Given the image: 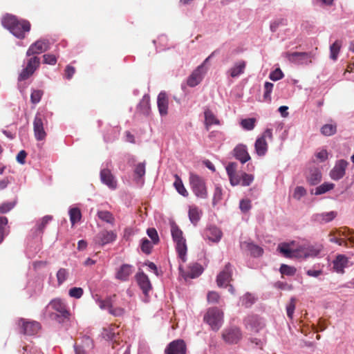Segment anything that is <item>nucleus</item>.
<instances>
[{
  "mask_svg": "<svg viewBox=\"0 0 354 354\" xmlns=\"http://www.w3.org/2000/svg\"><path fill=\"white\" fill-rule=\"evenodd\" d=\"M323 250L322 244L305 243L295 247V243H283L279 245L278 250L286 258L308 259L314 258Z\"/></svg>",
  "mask_w": 354,
  "mask_h": 354,
  "instance_id": "nucleus-1",
  "label": "nucleus"
},
{
  "mask_svg": "<svg viewBox=\"0 0 354 354\" xmlns=\"http://www.w3.org/2000/svg\"><path fill=\"white\" fill-rule=\"evenodd\" d=\"M3 26L16 37L23 39L25 34L30 30V24L28 21L19 19L12 15L6 14L1 20Z\"/></svg>",
  "mask_w": 354,
  "mask_h": 354,
  "instance_id": "nucleus-2",
  "label": "nucleus"
},
{
  "mask_svg": "<svg viewBox=\"0 0 354 354\" xmlns=\"http://www.w3.org/2000/svg\"><path fill=\"white\" fill-rule=\"evenodd\" d=\"M237 166L236 162H230L225 167L231 185H241L243 187L249 186L254 180V176L245 172L237 173Z\"/></svg>",
  "mask_w": 354,
  "mask_h": 354,
  "instance_id": "nucleus-3",
  "label": "nucleus"
},
{
  "mask_svg": "<svg viewBox=\"0 0 354 354\" xmlns=\"http://www.w3.org/2000/svg\"><path fill=\"white\" fill-rule=\"evenodd\" d=\"M171 234L172 239L176 243V250L178 257L183 262H185L187 250L186 240L183 237L182 230L174 222L171 223Z\"/></svg>",
  "mask_w": 354,
  "mask_h": 354,
  "instance_id": "nucleus-4",
  "label": "nucleus"
},
{
  "mask_svg": "<svg viewBox=\"0 0 354 354\" xmlns=\"http://www.w3.org/2000/svg\"><path fill=\"white\" fill-rule=\"evenodd\" d=\"M48 306L55 310L57 313L51 314V318L59 324L69 320L70 312L65 302L60 299H53Z\"/></svg>",
  "mask_w": 354,
  "mask_h": 354,
  "instance_id": "nucleus-5",
  "label": "nucleus"
},
{
  "mask_svg": "<svg viewBox=\"0 0 354 354\" xmlns=\"http://www.w3.org/2000/svg\"><path fill=\"white\" fill-rule=\"evenodd\" d=\"M189 184L192 192L199 198L206 199L208 197V192L205 179L193 173L189 174Z\"/></svg>",
  "mask_w": 354,
  "mask_h": 354,
  "instance_id": "nucleus-6",
  "label": "nucleus"
},
{
  "mask_svg": "<svg viewBox=\"0 0 354 354\" xmlns=\"http://www.w3.org/2000/svg\"><path fill=\"white\" fill-rule=\"evenodd\" d=\"M204 321L214 330H218L223 322V313L217 307L210 308L204 316Z\"/></svg>",
  "mask_w": 354,
  "mask_h": 354,
  "instance_id": "nucleus-7",
  "label": "nucleus"
},
{
  "mask_svg": "<svg viewBox=\"0 0 354 354\" xmlns=\"http://www.w3.org/2000/svg\"><path fill=\"white\" fill-rule=\"evenodd\" d=\"M266 138L270 140H272V129H266L262 135L257 138L254 143V150L258 156L263 157L268 151V146Z\"/></svg>",
  "mask_w": 354,
  "mask_h": 354,
  "instance_id": "nucleus-8",
  "label": "nucleus"
},
{
  "mask_svg": "<svg viewBox=\"0 0 354 354\" xmlns=\"http://www.w3.org/2000/svg\"><path fill=\"white\" fill-rule=\"evenodd\" d=\"M242 337L241 330L236 326L226 327L222 332V338L228 344H238Z\"/></svg>",
  "mask_w": 354,
  "mask_h": 354,
  "instance_id": "nucleus-9",
  "label": "nucleus"
},
{
  "mask_svg": "<svg viewBox=\"0 0 354 354\" xmlns=\"http://www.w3.org/2000/svg\"><path fill=\"white\" fill-rule=\"evenodd\" d=\"M40 59L33 56L27 59L26 66L19 73V80H28L39 67Z\"/></svg>",
  "mask_w": 354,
  "mask_h": 354,
  "instance_id": "nucleus-10",
  "label": "nucleus"
},
{
  "mask_svg": "<svg viewBox=\"0 0 354 354\" xmlns=\"http://www.w3.org/2000/svg\"><path fill=\"white\" fill-rule=\"evenodd\" d=\"M117 239V234L113 230H103L99 232L94 237L95 244L102 247L113 243Z\"/></svg>",
  "mask_w": 354,
  "mask_h": 354,
  "instance_id": "nucleus-11",
  "label": "nucleus"
},
{
  "mask_svg": "<svg viewBox=\"0 0 354 354\" xmlns=\"http://www.w3.org/2000/svg\"><path fill=\"white\" fill-rule=\"evenodd\" d=\"M46 120L45 116L41 113H37L33 121V130L37 140H43L46 136L44 128V122Z\"/></svg>",
  "mask_w": 354,
  "mask_h": 354,
  "instance_id": "nucleus-12",
  "label": "nucleus"
},
{
  "mask_svg": "<svg viewBox=\"0 0 354 354\" xmlns=\"http://www.w3.org/2000/svg\"><path fill=\"white\" fill-rule=\"evenodd\" d=\"M285 57L292 63L296 64H307L311 62L312 54L306 52H286Z\"/></svg>",
  "mask_w": 354,
  "mask_h": 354,
  "instance_id": "nucleus-13",
  "label": "nucleus"
},
{
  "mask_svg": "<svg viewBox=\"0 0 354 354\" xmlns=\"http://www.w3.org/2000/svg\"><path fill=\"white\" fill-rule=\"evenodd\" d=\"M49 48L50 41L48 39H39L30 46L26 51V56L30 57L31 55L40 54L48 50Z\"/></svg>",
  "mask_w": 354,
  "mask_h": 354,
  "instance_id": "nucleus-14",
  "label": "nucleus"
},
{
  "mask_svg": "<svg viewBox=\"0 0 354 354\" xmlns=\"http://www.w3.org/2000/svg\"><path fill=\"white\" fill-rule=\"evenodd\" d=\"M18 324L21 326V333L27 335H34L40 329V324L36 321H26L24 319H20Z\"/></svg>",
  "mask_w": 354,
  "mask_h": 354,
  "instance_id": "nucleus-15",
  "label": "nucleus"
},
{
  "mask_svg": "<svg viewBox=\"0 0 354 354\" xmlns=\"http://www.w3.org/2000/svg\"><path fill=\"white\" fill-rule=\"evenodd\" d=\"M186 352L187 346L183 339L171 342L165 349V354H186Z\"/></svg>",
  "mask_w": 354,
  "mask_h": 354,
  "instance_id": "nucleus-16",
  "label": "nucleus"
},
{
  "mask_svg": "<svg viewBox=\"0 0 354 354\" xmlns=\"http://www.w3.org/2000/svg\"><path fill=\"white\" fill-rule=\"evenodd\" d=\"M135 279L142 293L146 297H148L149 292L152 289V286L148 276L143 271H139L136 274Z\"/></svg>",
  "mask_w": 354,
  "mask_h": 354,
  "instance_id": "nucleus-17",
  "label": "nucleus"
},
{
  "mask_svg": "<svg viewBox=\"0 0 354 354\" xmlns=\"http://www.w3.org/2000/svg\"><path fill=\"white\" fill-rule=\"evenodd\" d=\"M243 323L248 330L256 333L263 327L261 319L257 315H248L244 319Z\"/></svg>",
  "mask_w": 354,
  "mask_h": 354,
  "instance_id": "nucleus-18",
  "label": "nucleus"
},
{
  "mask_svg": "<svg viewBox=\"0 0 354 354\" xmlns=\"http://www.w3.org/2000/svg\"><path fill=\"white\" fill-rule=\"evenodd\" d=\"M348 162L345 160H339L330 171V176L334 180H338L344 177Z\"/></svg>",
  "mask_w": 354,
  "mask_h": 354,
  "instance_id": "nucleus-19",
  "label": "nucleus"
},
{
  "mask_svg": "<svg viewBox=\"0 0 354 354\" xmlns=\"http://www.w3.org/2000/svg\"><path fill=\"white\" fill-rule=\"evenodd\" d=\"M232 266L227 263L224 269L217 275L216 283L219 287H226L232 279Z\"/></svg>",
  "mask_w": 354,
  "mask_h": 354,
  "instance_id": "nucleus-20",
  "label": "nucleus"
},
{
  "mask_svg": "<svg viewBox=\"0 0 354 354\" xmlns=\"http://www.w3.org/2000/svg\"><path fill=\"white\" fill-rule=\"evenodd\" d=\"M206 70H203V66L199 65L187 78V85L190 87H194L199 84Z\"/></svg>",
  "mask_w": 354,
  "mask_h": 354,
  "instance_id": "nucleus-21",
  "label": "nucleus"
},
{
  "mask_svg": "<svg viewBox=\"0 0 354 354\" xmlns=\"http://www.w3.org/2000/svg\"><path fill=\"white\" fill-rule=\"evenodd\" d=\"M203 236L205 239L217 243L222 237V232L216 226L209 225L204 230Z\"/></svg>",
  "mask_w": 354,
  "mask_h": 354,
  "instance_id": "nucleus-22",
  "label": "nucleus"
},
{
  "mask_svg": "<svg viewBox=\"0 0 354 354\" xmlns=\"http://www.w3.org/2000/svg\"><path fill=\"white\" fill-rule=\"evenodd\" d=\"M349 266L348 258L344 254H337L333 261V268L335 272L344 274V269Z\"/></svg>",
  "mask_w": 354,
  "mask_h": 354,
  "instance_id": "nucleus-23",
  "label": "nucleus"
},
{
  "mask_svg": "<svg viewBox=\"0 0 354 354\" xmlns=\"http://www.w3.org/2000/svg\"><path fill=\"white\" fill-rule=\"evenodd\" d=\"M233 155L235 158L239 160L242 164L245 163L250 160V156L248 151L246 145L239 144L235 147L233 150Z\"/></svg>",
  "mask_w": 354,
  "mask_h": 354,
  "instance_id": "nucleus-24",
  "label": "nucleus"
},
{
  "mask_svg": "<svg viewBox=\"0 0 354 354\" xmlns=\"http://www.w3.org/2000/svg\"><path fill=\"white\" fill-rule=\"evenodd\" d=\"M101 182L106 185L111 189H115L117 187V181L115 177L108 169H102L100 171Z\"/></svg>",
  "mask_w": 354,
  "mask_h": 354,
  "instance_id": "nucleus-25",
  "label": "nucleus"
},
{
  "mask_svg": "<svg viewBox=\"0 0 354 354\" xmlns=\"http://www.w3.org/2000/svg\"><path fill=\"white\" fill-rule=\"evenodd\" d=\"M168 97L165 91H161L157 97V106L161 116L167 115L168 113Z\"/></svg>",
  "mask_w": 354,
  "mask_h": 354,
  "instance_id": "nucleus-26",
  "label": "nucleus"
},
{
  "mask_svg": "<svg viewBox=\"0 0 354 354\" xmlns=\"http://www.w3.org/2000/svg\"><path fill=\"white\" fill-rule=\"evenodd\" d=\"M133 272V266L129 264H122L115 274V278L122 281H127Z\"/></svg>",
  "mask_w": 354,
  "mask_h": 354,
  "instance_id": "nucleus-27",
  "label": "nucleus"
},
{
  "mask_svg": "<svg viewBox=\"0 0 354 354\" xmlns=\"http://www.w3.org/2000/svg\"><path fill=\"white\" fill-rule=\"evenodd\" d=\"M204 116H205V125L206 129L208 131L209 129V127L213 125H219L220 121L218 119L216 118L215 115L213 113V112L209 109H206L204 111Z\"/></svg>",
  "mask_w": 354,
  "mask_h": 354,
  "instance_id": "nucleus-28",
  "label": "nucleus"
},
{
  "mask_svg": "<svg viewBox=\"0 0 354 354\" xmlns=\"http://www.w3.org/2000/svg\"><path fill=\"white\" fill-rule=\"evenodd\" d=\"M322 177L320 170L317 168H313L309 171L307 181L310 185H316L322 180Z\"/></svg>",
  "mask_w": 354,
  "mask_h": 354,
  "instance_id": "nucleus-29",
  "label": "nucleus"
},
{
  "mask_svg": "<svg viewBox=\"0 0 354 354\" xmlns=\"http://www.w3.org/2000/svg\"><path fill=\"white\" fill-rule=\"evenodd\" d=\"M52 219V216L46 215L44 216L40 221H38L37 222L35 227L32 230L34 231V233L36 235L41 234L43 232L44 229Z\"/></svg>",
  "mask_w": 354,
  "mask_h": 354,
  "instance_id": "nucleus-30",
  "label": "nucleus"
},
{
  "mask_svg": "<svg viewBox=\"0 0 354 354\" xmlns=\"http://www.w3.org/2000/svg\"><path fill=\"white\" fill-rule=\"evenodd\" d=\"M202 215V212L199 209L198 207H190L188 212V216L190 222L194 225H196L198 222L200 221Z\"/></svg>",
  "mask_w": 354,
  "mask_h": 354,
  "instance_id": "nucleus-31",
  "label": "nucleus"
},
{
  "mask_svg": "<svg viewBox=\"0 0 354 354\" xmlns=\"http://www.w3.org/2000/svg\"><path fill=\"white\" fill-rule=\"evenodd\" d=\"M335 185L333 183H324L321 185L317 187L315 189H312L310 190V194L315 195H321L333 189Z\"/></svg>",
  "mask_w": 354,
  "mask_h": 354,
  "instance_id": "nucleus-32",
  "label": "nucleus"
},
{
  "mask_svg": "<svg viewBox=\"0 0 354 354\" xmlns=\"http://www.w3.org/2000/svg\"><path fill=\"white\" fill-rule=\"evenodd\" d=\"M150 99L148 95H145L137 106L138 111L142 114L147 115L150 109Z\"/></svg>",
  "mask_w": 354,
  "mask_h": 354,
  "instance_id": "nucleus-33",
  "label": "nucleus"
},
{
  "mask_svg": "<svg viewBox=\"0 0 354 354\" xmlns=\"http://www.w3.org/2000/svg\"><path fill=\"white\" fill-rule=\"evenodd\" d=\"M84 344H86V348H85L84 346L77 344H74L75 354H86L87 350L93 347L92 340L88 337L84 338Z\"/></svg>",
  "mask_w": 354,
  "mask_h": 354,
  "instance_id": "nucleus-34",
  "label": "nucleus"
},
{
  "mask_svg": "<svg viewBox=\"0 0 354 354\" xmlns=\"http://www.w3.org/2000/svg\"><path fill=\"white\" fill-rule=\"evenodd\" d=\"M8 218L6 216H0V244L9 234V227L8 226Z\"/></svg>",
  "mask_w": 354,
  "mask_h": 354,
  "instance_id": "nucleus-35",
  "label": "nucleus"
},
{
  "mask_svg": "<svg viewBox=\"0 0 354 354\" xmlns=\"http://www.w3.org/2000/svg\"><path fill=\"white\" fill-rule=\"evenodd\" d=\"M245 68V62H241L236 64L233 67H232L228 71V73L232 77H233V78L237 77L240 75H241L244 73Z\"/></svg>",
  "mask_w": 354,
  "mask_h": 354,
  "instance_id": "nucleus-36",
  "label": "nucleus"
},
{
  "mask_svg": "<svg viewBox=\"0 0 354 354\" xmlns=\"http://www.w3.org/2000/svg\"><path fill=\"white\" fill-rule=\"evenodd\" d=\"M342 45V41L337 39L330 46V58L332 60L336 61L337 59Z\"/></svg>",
  "mask_w": 354,
  "mask_h": 354,
  "instance_id": "nucleus-37",
  "label": "nucleus"
},
{
  "mask_svg": "<svg viewBox=\"0 0 354 354\" xmlns=\"http://www.w3.org/2000/svg\"><path fill=\"white\" fill-rule=\"evenodd\" d=\"M189 268V271L188 273V277H189L192 279L198 277L203 272V268L202 266L198 263H195L190 265Z\"/></svg>",
  "mask_w": 354,
  "mask_h": 354,
  "instance_id": "nucleus-38",
  "label": "nucleus"
},
{
  "mask_svg": "<svg viewBox=\"0 0 354 354\" xmlns=\"http://www.w3.org/2000/svg\"><path fill=\"white\" fill-rule=\"evenodd\" d=\"M247 249L254 257H261L263 253V250L253 243H247Z\"/></svg>",
  "mask_w": 354,
  "mask_h": 354,
  "instance_id": "nucleus-39",
  "label": "nucleus"
},
{
  "mask_svg": "<svg viewBox=\"0 0 354 354\" xmlns=\"http://www.w3.org/2000/svg\"><path fill=\"white\" fill-rule=\"evenodd\" d=\"M335 216L334 212L327 213L317 214L313 215V219L317 221H324L328 223L331 221Z\"/></svg>",
  "mask_w": 354,
  "mask_h": 354,
  "instance_id": "nucleus-40",
  "label": "nucleus"
},
{
  "mask_svg": "<svg viewBox=\"0 0 354 354\" xmlns=\"http://www.w3.org/2000/svg\"><path fill=\"white\" fill-rule=\"evenodd\" d=\"M96 304L102 310H109L112 307V301L111 297H107L105 299H102L100 298L97 295H96V298L95 299Z\"/></svg>",
  "mask_w": 354,
  "mask_h": 354,
  "instance_id": "nucleus-41",
  "label": "nucleus"
},
{
  "mask_svg": "<svg viewBox=\"0 0 354 354\" xmlns=\"http://www.w3.org/2000/svg\"><path fill=\"white\" fill-rule=\"evenodd\" d=\"M68 213L72 225H74L81 219L82 214L79 208L72 207L69 209Z\"/></svg>",
  "mask_w": 354,
  "mask_h": 354,
  "instance_id": "nucleus-42",
  "label": "nucleus"
},
{
  "mask_svg": "<svg viewBox=\"0 0 354 354\" xmlns=\"http://www.w3.org/2000/svg\"><path fill=\"white\" fill-rule=\"evenodd\" d=\"M97 215L100 220L107 223L113 224L115 221L113 214L109 211H98Z\"/></svg>",
  "mask_w": 354,
  "mask_h": 354,
  "instance_id": "nucleus-43",
  "label": "nucleus"
},
{
  "mask_svg": "<svg viewBox=\"0 0 354 354\" xmlns=\"http://www.w3.org/2000/svg\"><path fill=\"white\" fill-rule=\"evenodd\" d=\"M256 122L254 118H245L241 120L240 124L244 130L252 131L255 127Z\"/></svg>",
  "mask_w": 354,
  "mask_h": 354,
  "instance_id": "nucleus-44",
  "label": "nucleus"
},
{
  "mask_svg": "<svg viewBox=\"0 0 354 354\" xmlns=\"http://www.w3.org/2000/svg\"><path fill=\"white\" fill-rule=\"evenodd\" d=\"M223 196V189L219 185H216L213 198H212V205L216 206L218 203H220L222 200Z\"/></svg>",
  "mask_w": 354,
  "mask_h": 354,
  "instance_id": "nucleus-45",
  "label": "nucleus"
},
{
  "mask_svg": "<svg viewBox=\"0 0 354 354\" xmlns=\"http://www.w3.org/2000/svg\"><path fill=\"white\" fill-rule=\"evenodd\" d=\"M174 186L175 187L176 191L183 196H187L188 192L185 187H184L182 180L180 178L176 175V180L174 183Z\"/></svg>",
  "mask_w": 354,
  "mask_h": 354,
  "instance_id": "nucleus-46",
  "label": "nucleus"
},
{
  "mask_svg": "<svg viewBox=\"0 0 354 354\" xmlns=\"http://www.w3.org/2000/svg\"><path fill=\"white\" fill-rule=\"evenodd\" d=\"M69 276V271L66 268H59L57 272L56 277L58 285H62L66 281Z\"/></svg>",
  "mask_w": 354,
  "mask_h": 354,
  "instance_id": "nucleus-47",
  "label": "nucleus"
},
{
  "mask_svg": "<svg viewBox=\"0 0 354 354\" xmlns=\"http://www.w3.org/2000/svg\"><path fill=\"white\" fill-rule=\"evenodd\" d=\"M140 249L142 252L149 254L153 248V243L150 242L147 238H143L140 241Z\"/></svg>",
  "mask_w": 354,
  "mask_h": 354,
  "instance_id": "nucleus-48",
  "label": "nucleus"
},
{
  "mask_svg": "<svg viewBox=\"0 0 354 354\" xmlns=\"http://www.w3.org/2000/svg\"><path fill=\"white\" fill-rule=\"evenodd\" d=\"M274 84L269 82H266L264 84V93L263 100L266 102H271V93L272 92Z\"/></svg>",
  "mask_w": 354,
  "mask_h": 354,
  "instance_id": "nucleus-49",
  "label": "nucleus"
},
{
  "mask_svg": "<svg viewBox=\"0 0 354 354\" xmlns=\"http://www.w3.org/2000/svg\"><path fill=\"white\" fill-rule=\"evenodd\" d=\"M336 131L337 127L335 124H326L321 128V133L326 136L334 135Z\"/></svg>",
  "mask_w": 354,
  "mask_h": 354,
  "instance_id": "nucleus-50",
  "label": "nucleus"
},
{
  "mask_svg": "<svg viewBox=\"0 0 354 354\" xmlns=\"http://www.w3.org/2000/svg\"><path fill=\"white\" fill-rule=\"evenodd\" d=\"M17 204V200L4 202L0 205V214H6L12 209Z\"/></svg>",
  "mask_w": 354,
  "mask_h": 354,
  "instance_id": "nucleus-51",
  "label": "nucleus"
},
{
  "mask_svg": "<svg viewBox=\"0 0 354 354\" xmlns=\"http://www.w3.org/2000/svg\"><path fill=\"white\" fill-rule=\"evenodd\" d=\"M279 271L282 275L293 276L296 273V268L286 264H281Z\"/></svg>",
  "mask_w": 354,
  "mask_h": 354,
  "instance_id": "nucleus-52",
  "label": "nucleus"
},
{
  "mask_svg": "<svg viewBox=\"0 0 354 354\" xmlns=\"http://www.w3.org/2000/svg\"><path fill=\"white\" fill-rule=\"evenodd\" d=\"M145 162H140L136 165L134 169V174L137 178H142L146 173Z\"/></svg>",
  "mask_w": 354,
  "mask_h": 354,
  "instance_id": "nucleus-53",
  "label": "nucleus"
},
{
  "mask_svg": "<svg viewBox=\"0 0 354 354\" xmlns=\"http://www.w3.org/2000/svg\"><path fill=\"white\" fill-rule=\"evenodd\" d=\"M44 94V92L41 90L38 89H32V92L30 94V102L34 104H38Z\"/></svg>",
  "mask_w": 354,
  "mask_h": 354,
  "instance_id": "nucleus-54",
  "label": "nucleus"
},
{
  "mask_svg": "<svg viewBox=\"0 0 354 354\" xmlns=\"http://www.w3.org/2000/svg\"><path fill=\"white\" fill-rule=\"evenodd\" d=\"M241 302L243 306L249 308L255 302V298L252 294L247 292L242 297Z\"/></svg>",
  "mask_w": 354,
  "mask_h": 354,
  "instance_id": "nucleus-55",
  "label": "nucleus"
},
{
  "mask_svg": "<svg viewBox=\"0 0 354 354\" xmlns=\"http://www.w3.org/2000/svg\"><path fill=\"white\" fill-rule=\"evenodd\" d=\"M148 236L151 239L153 244L156 245L159 243L160 239L157 230L153 227H150L147 230Z\"/></svg>",
  "mask_w": 354,
  "mask_h": 354,
  "instance_id": "nucleus-56",
  "label": "nucleus"
},
{
  "mask_svg": "<svg viewBox=\"0 0 354 354\" xmlns=\"http://www.w3.org/2000/svg\"><path fill=\"white\" fill-rule=\"evenodd\" d=\"M295 298L291 297L289 304L286 306L287 316L290 319H292L293 317V314L295 310Z\"/></svg>",
  "mask_w": 354,
  "mask_h": 354,
  "instance_id": "nucleus-57",
  "label": "nucleus"
},
{
  "mask_svg": "<svg viewBox=\"0 0 354 354\" xmlns=\"http://www.w3.org/2000/svg\"><path fill=\"white\" fill-rule=\"evenodd\" d=\"M104 339L111 341L115 339L116 333L113 328H104L102 333Z\"/></svg>",
  "mask_w": 354,
  "mask_h": 354,
  "instance_id": "nucleus-58",
  "label": "nucleus"
},
{
  "mask_svg": "<svg viewBox=\"0 0 354 354\" xmlns=\"http://www.w3.org/2000/svg\"><path fill=\"white\" fill-rule=\"evenodd\" d=\"M285 25H286V19H284L283 18L277 19H275V20L272 21L270 23V30L272 32H274L277 31V28L280 26H285Z\"/></svg>",
  "mask_w": 354,
  "mask_h": 354,
  "instance_id": "nucleus-59",
  "label": "nucleus"
},
{
  "mask_svg": "<svg viewBox=\"0 0 354 354\" xmlns=\"http://www.w3.org/2000/svg\"><path fill=\"white\" fill-rule=\"evenodd\" d=\"M84 290L82 288L74 287L69 290L68 295L71 297L80 299L83 295Z\"/></svg>",
  "mask_w": 354,
  "mask_h": 354,
  "instance_id": "nucleus-60",
  "label": "nucleus"
},
{
  "mask_svg": "<svg viewBox=\"0 0 354 354\" xmlns=\"http://www.w3.org/2000/svg\"><path fill=\"white\" fill-rule=\"evenodd\" d=\"M239 208L243 213L248 212L251 208V201L249 199H242L239 202Z\"/></svg>",
  "mask_w": 354,
  "mask_h": 354,
  "instance_id": "nucleus-61",
  "label": "nucleus"
},
{
  "mask_svg": "<svg viewBox=\"0 0 354 354\" xmlns=\"http://www.w3.org/2000/svg\"><path fill=\"white\" fill-rule=\"evenodd\" d=\"M306 194V190L304 187L297 186L295 189L293 193V198L297 200H300L303 196Z\"/></svg>",
  "mask_w": 354,
  "mask_h": 354,
  "instance_id": "nucleus-62",
  "label": "nucleus"
},
{
  "mask_svg": "<svg viewBox=\"0 0 354 354\" xmlns=\"http://www.w3.org/2000/svg\"><path fill=\"white\" fill-rule=\"evenodd\" d=\"M269 77L272 81H277L283 77V73L280 68H277L270 73Z\"/></svg>",
  "mask_w": 354,
  "mask_h": 354,
  "instance_id": "nucleus-63",
  "label": "nucleus"
},
{
  "mask_svg": "<svg viewBox=\"0 0 354 354\" xmlns=\"http://www.w3.org/2000/svg\"><path fill=\"white\" fill-rule=\"evenodd\" d=\"M44 63L49 65H55L57 63V57L53 54H45L43 56Z\"/></svg>",
  "mask_w": 354,
  "mask_h": 354,
  "instance_id": "nucleus-64",
  "label": "nucleus"
}]
</instances>
